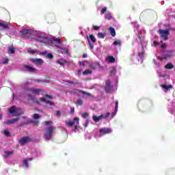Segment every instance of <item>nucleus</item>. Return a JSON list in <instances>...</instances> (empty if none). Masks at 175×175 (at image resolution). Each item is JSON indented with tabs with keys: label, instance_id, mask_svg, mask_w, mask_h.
<instances>
[{
	"label": "nucleus",
	"instance_id": "30",
	"mask_svg": "<svg viewBox=\"0 0 175 175\" xmlns=\"http://www.w3.org/2000/svg\"><path fill=\"white\" fill-rule=\"evenodd\" d=\"M0 27H2L4 29H9V26H8V25H5L2 23H0Z\"/></svg>",
	"mask_w": 175,
	"mask_h": 175
},
{
	"label": "nucleus",
	"instance_id": "21",
	"mask_svg": "<svg viewBox=\"0 0 175 175\" xmlns=\"http://www.w3.org/2000/svg\"><path fill=\"white\" fill-rule=\"evenodd\" d=\"M105 18H106V20H111V18H113V16H111V13L108 12L105 15Z\"/></svg>",
	"mask_w": 175,
	"mask_h": 175
},
{
	"label": "nucleus",
	"instance_id": "9",
	"mask_svg": "<svg viewBox=\"0 0 175 175\" xmlns=\"http://www.w3.org/2000/svg\"><path fill=\"white\" fill-rule=\"evenodd\" d=\"M18 120H20V118H15L10 120L5 121V124H6V125H12V124H14L15 122H17V121H18Z\"/></svg>",
	"mask_w": 175,
	"mask_h": 175
},
{
	"label": "nucleus",
	"instance_id": "23",
	"mask_svg": "<svg viewBox=\"0 0 175 175\" xmlns=\"http://www.w3.org/2000/svg\"><path fill=\"white\" fill-rule=\"evenodd\" d=\"M113 46H121V44H122L121 40H115L113 42Z\"/></svg>",
	"mask_w": 175,
	"mask_h": 175
},
{
	"label": "nucleus",
	"instance_id": "5",
	"mask_svg": "<svg viewBox=\"0 0 175 175\" xmlns=\"http://www.w3.org/2000/svg\"><path fill=\"white\" fill-rule=\"evenodd\" d=\"M27 100H32L36 105L40 106V102L39 100H37L35 98V96H32L31 94H28L27 95Z\"/></svg>",
	"mask_w": 175,
	"mask_h": 175
},
{
	"label": "nucleus",
	"instance_id": "6",
	"mask_svg": "<svg viewBox=\"0 0 175 175\" xmlns=\"http://www.w3.org/2000/svg\"><path fill=\"white\" fill-rule=\"evenodd\" d=\"M76 121L77 122V124H79V118H75L74 120L72 122H66V125H67V126H68V128H70L72 126H73V125H75V124H76Z\"/></svg>",
	"mask_w": 175,
	"mask_h": 175
},
{
	"label": "nucleus",
	"instance_id": "26",
	"mask_svg": "<svg viewBox=\"0 0 175 175\" xmlns=\"http://www.w3.org/2000/svg\"><path fill=\"white\" fill-rule=\"evenodd\" d=\"M105 35H106V33L98 32V38H99L100 39H105Z\"/></svg>",
	"mask_w": 175,
	"mask_h": 175
},
{
	"label": "nucleus",
	"instance_id": "18",
	"mask_svg": "<svg viewBox=\"0 0 175 175\" xmlns=\"http://www.w3.org/2000/svg\"><path fill=\"white\" fill-rule=\"evenodd\" d=\"M81 94H82L83 95H87V96H90L91 98H94V95H92V94L87 92L84 90H81Z\"/></svg>",
	"mask_w": 175,
	"mask_h": 175
},
{
	"label": "nucleus",
	"instance_id": "29",
	"mask_svg": "<svg viewBox=\"0 0 175 175\" xmlns=\"http://www.w3.org/2000/svg\"><path fill=\"white\" fill-rule=\"evenodd\" d=\"M90 39L92 40V42H93V43H95V42H96V38H95V36H94V35L92 34L90 35Z\"/></svg>",
	"mask_w": 175,
	"mask_h": 175
},
{
	"label": "nucleus",
	"instance_id": "54",
	"mask_svg": "<svg viewBox=\"0 0 175 175\" xmlns=\"http://www.w3.org/2000/svg\"><path fill=\"white\" fill-rule=\"evenodd\" d=\"M88 55H87V53H84L83 55H82V57L83 58H87Z\"/></svg>",
	"mask_w": 175,
	"mask_h": 175
},
{
	"label": "nucleus",
	"instance_id": "42",
	"mask_svg": "<svg viewBox=\"0 0 175 175\" xmlns=\"http://www.w3.org/2000/svg\"><path fill=\"white\" fill-rule=\"evenodd\" d=\"M27 52L30 53V54H35V53H36V51L28 49Z\"/></svg>",
	"mask_w": 175,
	"mask_h": 175
},
{
	"label": "nucleus",
	"instance_id": "51",
	"mask_svg": "<svg viewBox=\"0 0 175 175\" xmlns=\"http://www.w3.org/2000/svg\"><path fill=\"white\" fill-rule=\"evenodd\" d=\"M161 49H166V44H163L161 46Z\"/></svg>",
	"mask_w": 175,
	"mask_h": 175
},
{
	"label": "nucleus",
	"instance_id": "60",
	"mask_svg": "<svg viewBox=\"0 0 175 175\" xmlns=\"http://www.w3.org/2000/svg\"><path fill=\"white\" fill-rule=\"evenodd\" d=\"M33 121H34V120H29V123H30V124H33Z\"/></svg>",
	"mask_w": 175,
	"mask_h": 175
},
{
	"label": "nucleus",
	"instance_id": "11",
	"mask_svg": "<svg viewBox=\"0 0 175 175\" xmlns=\"http://www.w3.org/2000/svg\"><path fill=\"white\" fill-rule=\"evenodd\" d=\"M93 120L94 121V122H99L100 120H102V118H103V115H100L99 116H96L95 115H94L92 116Z\"/></svg>",
	"mask_w": 175,
	"mask_h": 175
},
{
	"label": "nucleus",
	"instance_id": "43",
	"mask_svg": "<svg viewBox=\"0 0 175 175\" xmlns=\"http://www.w3.org/2000/svg\"><path fill=\"white\" fill-rule=\"evenodd\" d=\"M46 104L50 105V106H53L54 103H53L51 100H46Z\"/></svg>",
	"mask_w": 175,
	"mask_h": 175
},
{
	"label": "nucleus",
	"instance_id": "37",
	"mask_svg": "<svg viewBox=\"0 0 175 175\" xmlns=\"http://www.w3.org/2000/svg\"><path fill=\"white\" fill-rule=\"evenodd\" d=\"M3 133L4 135H5V136H8V137L10 136V132H9V131L8 130H4Z\"/></svg>",
	"mask_w": 175,
	"mask_h": 175
},
{
	"label": "nucleus",
	"instance_id": "7",
	"mask_svg": "<svg viewBox=\"0 0 175 175\" xmlns=\"http://www.w3.org/2000/svg\"><path fill=\"white\" fill-rule=\"evenodd\" d=\"M24 68L27 72H30L31 73H33L36 71V68L29 65H24Z\"/></svg>",
	"mask_w": 175,
	"mask_h": 175
},
{
	"label": "nucleus",
	"instance_id": "22",
	"mask_svg": "<svg viewBox=\"0 0 175 175\" xmlns=\"http://www.w3.org/2000/svg\"><path fill=\"white\" fill-rule=\"evenodd\" d=\"M138 56L139 58H143L144 57V46L142 45V51L138 53Z\"/></svg>",
	"mask_w": 175,
	"mask_h": 175
},
{
	"label": "nucleus",
	"instance_id": "38",
	"mask_svg": "<svg viewBox=\"0 0 175 175\" xmlns=\"http://www.w3.org/2000/svg\"><path fill=\"white\" fill-rule=\"evenodd\" d=\"M23 165H25L26 167H29V165H28V160L27 159L24 160Z\"/></svg>",
	"mask_w": 175,
	"mask_h": 175
},
{
	"label": "nucleus",
	"instance_id": "15",
	"mask_svg": "<svg viewBox=\"0 0 175 175\" xmlns=\"http://www.w3.org/2000/svg\"><path fill=\"white\" fill-rule=\"evenodd\" d=\"M57 64H59V65H62V66H64L65 64H68V62L64 59H62L57 60Z\"/></svg>",
	"mask_w": 175,
	"mask_h": 175
},
{
	"label": "nucleus",
	"instance_id": "52",
	"mask_svg": "<svg viewBox=\"0 0 175 175\" xmlns=\"http://www.w3.org/2000/svg\"><path fill=\"white\" fill-rule=\"evenodd\" d=\"M153 44H154V46H158V42L153 41Z\"/></svg>",
	"mask_w": 175,
	"mask_h": 175
},
{
	"label": "nucleus",
	"instance_id": "45",
	"mask_svg": "<svg viewBox=\"0 0 175 175\" xmlns=\"http://www.w3.org/2000/svg\"><path fill=\"white\" fill-rule=\"evenodd\" d=\"M116 69H113L111 72H110V75L111 76L113 75H116Z\"/></svg>",
	"mask_w": 175,
	"mask_h": 175
},
{
	"label": "nucleus",
	"instance_id": "63",
	"mask_svg": "<svg viewBox=\"0 0 175 175\" xmlns=\"http://www.w3.org/2000/svg\"><path fill=\"white\" fill-rule=\"evenodd\" d=\"M109 116H110V113H107V117H109Z\"/></svg>",
	"mask_w": 175,
	"mask_h": 175
},
{
	"label": "nucleus",
	"instance_id": "49",
	"mask_svg": "<svg viewBox=\"0 0 175 175\" xmlns=\"http://www.w3.org/2000/svg\"><path fill=\"white\" fill-rule=\"evenodd\" d=\"M99 27L98 26H93V29H95V31H98V29H99Z\"/></svg>",
	"mask_w": 175,
	"mask_h": 175
},
{
	"label": "nucleus",
	"instance_id": "20",
	"mask_svg": "<svg viewBox=\"0 0 175 175\" xmlns=\"http://www.w3.org/2000/svg\"><path fill=\"white\" fill-rule=\"evenodd\" d=\"M165 68V69H173V68H174V65H173L172 63H167Z\"/></svg>",
	"mask_w": 175,
	"mask_h": 175
},
{
	"label": "nucleus",
	"instance_id": "31",
	"mask_svg": "<svg viewBox=\"0 0 175 175\" xmlns=\"http://www.w3.org/2000/svg\"><path fill=\"white\" fill-rule=\"evenodd\" d=\"M88 40V44L90 46V48L91 50H93L94 49V45L91 43V41L90 40V38H88V36L87 37Z\"/></svg>",
	"mask_w": 175,
	"mask_h": 175
},
{
	"label": "nucleus",
	"instance_id": "25",
	"mask_svg": "<svg viewBox=\"0 0 175 175\" xmlns=\"http://www.w3.org/2000/svg\"><path fill=\"white\" fill-rule=\"evenodd\" d=\"M66 83H68V84H72V85H77L79 84V82L77 81H69V80H67L66 81Z\"/></svg>",
	"mask_w": 175,
	"mask_h": 175
},
{
	"label": "nucleus",
	"instance_id": "58",
	"mask_svg": "<svg viewBox=\"0 0 175 175\" xmlns=\"http://www.w3.org/2000/svg\"><path fill=\"white\" fill-rule=\"evenodd\" d=\"M87 126H88V122H86L85 123V128H87Z\"/></svg>",
	"mask_w": 175,
	"mask_h": 175
},
{
	"label": "nucleus",
	"instance_id": "62",
	"mask_svg": "<svg viewBox=\"0 0 175 175\" xmlns=\"http://www.w3.org/2000/svg\"><path fill=\"white\" fill-rule=\"evenodd\" d=\"M153 62L154 64H155V65H157V62L155 61V59H153Z\"/></svg>",
	"mask_w": 175,
	"mask_h": 175
},
{
	"label": "nucleus",
	"instance_id": "1",
	"mask_svg": "<svg viewBox=\"0 0 175 175\" xmlns=\"http://www.w3.org/2000/svg\"><path fill=\"white\" fill-rule=\"evenodd\" d=\"M55 129V127L51 126H49L47 129H45V133L44 134V139L45 140H50L53 137V132Z\"/></svg>",
	"mask_w": 175,
	"mask_h": 175
},
{
	"label": "nucleus",
	"instance_id": "32",
	"mask_svg": "<svg viewBox=\"0 0 175 175\" xmlns=\"http://www.w3.org/2000/svg\"><path fill=\"white\" fill-rule=\"evenodd\" d=\"M91 73H92V71H91L90 70H85L83 72V75H91Z\"/></svg>",
	"mask_w": 175,
	"mask_h": 175
},
{
	"label": "nucleus",
	"instance_id": "33",
	"mask_svg": "<svg viewBox=\"0 0 175 175\" xmlns=\"http://www.w3.org/2000/svg\"><path fill=\"white\" fill-rule=\"evenodd\" d=\"M77 103L79 105V106H83V103H84V101L81 98H79L77 100Z\"/></svg>",
	"mask_w": 175,
	"mask_h": 175
},
{
	"label": "nucleus",
	"instance_id": "64",
	"mask_svg": "<svg viewBox=\"0 0 175 175\" xmlns=\"http://www.w3.org/2000/svg\"><path fill=\"white\" fill-rule=\"evenodd\" d=\"M66 54H68V49H65Z\"/></svg>",
	"mask_w": 175,
	"mask_h": 175
},
{
	"label": "nucleus",
	"instance_id": "56",
	"mask_svg": "<svg viewBox=\"0 0 175 175\" xmlns=\"http://www.w3.org/2000/svg\"><path fill=\"white\" fill-rule=\"evenodd\" d=\"M61 114V112L59 111H57L56 116H59Z\"/></svg>",
	"mask_w": 175,
	"mask_h": 175
},
{
	"label": "nucleus",
	"instance_id": "35",
	"mask_svg": "<svg viewBox=\"0 0 175 175\" xmlns=\"http://www.w3.org/2000/svg\"><path fill=\"white\" fill-rule=\"evenodd\" d=\"M118 111V101H116V106H115V114H117Z\"/></svg>",
	"mask_w": 175,
	"mask_h": 175
},
{
	"label": "nucleus",
	"instance_id": "55",
	"mask_svg": "<svg viewBox=\"0 0 175 175\" xmlns=\"http://www.w3.org/2000/svg\"><path fill=\"white\" fill-rule=\"evenodd\" d=\"M55 42H57V43H61V40L57 38V39L55 40Z\"/></svg>",
	"mask_w": 175,
	"mask_h": 175
},
{
	"label": "nucleus",
	"instance_id": "19",
	"mask_svg": "<svg viewBox=\"0 0 175 175\" xmlns=\"http://www.w3.org/2000/svg\"><path fill=\"white\" fill-rule=\"evenodd\" d=\"M14 53H16V50L14 49V48L13 46H10L8 48V53L14 54Z\"/></svg>",
	"mask_w": 175,
	"mask_h": 175
},
{
	"label": "nucleus",
	"instance_id": "13",
	"mask_svg": "<svg viewBox=\"0 0 175 175\" xmlns=\"http://www.w3.org/2000/svg\"><path fill=\"white\" fill-rule=\"evenodd\" d=\"M31 62H33V64H36V65H38V64H43V59H31Z\"/></svg>",
	"mask_w": 175,
	"mask_h": 175
},
{
	"label": "nucleus",
	"instance_id": "8",
	"mask_svg": "<svg viewBox=\"0 0 175 175\" xmlns=\"http://www.w3.org/2000/svg\"><path fill=\"white\" fill-rule=\"evenodd\" d=\"M111 132H112L111 129H109V128H105V129H100V133H103V135L111 133Z\"/></svg>",
	"mask_w": 175,
	"mask_h": 175
},
{
	"label": "nucleus",
	"instance_id": "57",
	"mask_svg": "<svg viewBox=\"0 0 175 175\" xmlns=\"http://www.w3.org/2000/svg\"><path fill=\"white\" fill-rule=\"evenodd\" d=\"M44 122H45V124H46V125H50V122H49V121H45Z\"/></svg>",
	"mask_w": 175,
	"mask_h": 175
},
{
	"label": "nucleus",
	"instance_id": "59",
	"mask_svg": "<svg viewBox=\"0 0 175 175\" xmlns=\"http://www.w3.org/2000/svg\"><path fill=\"white\" fill-rule=\"evenodd\" d=\"M71 112L75 113V108H71Z\"/></svg>",
	"mask_w": 175,
	"mask_h": 175
},
{
	"label": "nucleus",
	"instance_id": "4",
	"mask_svg": "<svg viewBox=\"0 0 175 175\" xmlns=\"http://www.w3.org/2000/svg\"><path fill=\"white\" fill-rule=\"evenodd\" d=\"M113 86H111V82L110 81H107L105 82V91L107 94H110Z\"/></svg>",
	"mask_w": 175,
	"mask_h": 175
},
{
	"label": "nucleus",
	"instance_id": "17",
	"mask_svg": "<svg viewBox=\"0 0 175 175\" xmlns=\"http://www.w3.org/2000/svg\"><path fill=\"white\" fill-rule=\"evenodd\" d=\"M9 113H10V114H14V113H16V106H12L11 107L9 110H8Z\"/></svg>",
	"mask_w": 175,
	"mask_h": 175
},
{
	"label": "nucleus",
	"instance_id": "48",
	"mask_svg": "<svg viewBox=\"0 0 175 175\" xmlns=\"http://www.w3.org/2000/svg\"><path fill=\"white\" fill-rule=\"evenodd\" d=\"M79 64L80 66H83V68L85 66V64L84 63V62H79Z\"/></svg>",
	"mask_w": 175,
	"mask_h": 175
},
{
	"label": "nucleus",
	"instance_id": "44",
	"mask_svg": "<svg viewBox=\"0 0 175 175\" xmlns=\"http://www.w3.org/2000/svg\"><path fill=\"white\" fill-rule=\"evenodd\" d=\"M47 57L49 59H53V55L51 53H48Z\"/></svg>",
	"mask_w": 175,
	"mask_h": 175
},
{
	"label": "nucleus",
	"instance_id": "39",
	"mask_svg": "<svg viewBox=\"0 0 175 175\" xmlns=\"http://www.w3.org/2000/svg\"><path fill=\"white\" fill-rule=\"evenodd\" d=\"M9 63V59H4L3 61V65H8V64Z\"/></svg>",
	"mask_w": 175,
	"mask_h": 175
},
{
	"label": "nucleus",
	"instance_id": "47",
	"mask_svg": "<svg viewBox=\"0 0 175 175\" xmlns=\"http://www.w3.org/2000/svg\"><path fill=\"white\" fill-rule=\"evenodd\" d=\"M33 125H39V120H33Z\"/></svg>",
	"mask_w": 175,
	"mask_h": 175
},
{
	"label": "nucleus",
	"instance_id": "10",
	"mask_svg": "<svg viewBox=\"0 0 175 175\" xmlns=\"http://www.w3.org/2000/svg\"><path fill=\"white\" fill-rule=\"evenodd\" d=\"M90 68L93 70L98 69V68H100V64L98 62H94L90 65Z\"/></svg>",
	"mask_w": 175,
	"mask_h": 175
},
{
	"label": "nucleus",
	"instance_id": "27",
	"mask_svg": "<svg viewBox=\"0 0 175 175\" xmlns=\"http://www.w3.org/2000/svg\"><path fill=\"white\" fill-rule=\"evenodd\" d=\"M13 154H14V152H13V151H7V152H5V158H8V157H9Z\"/></svg>",
	"mask_w": 175,
	"mask_h": 175
},
{
	"label": "nucleus",
	"instance_id": "61",
	"mask_svg": "<svg viewBox=\"0 0 175 175\" xmlns=\"http://www.w3.org/2000/svg\"><path fill=\"white\" fill-rule=\"evenodd\" d=\"M27 161H32V158H29V159H27Z\"/></svg>",
	"mask_w": 175,
	"mask_h": 175
},
{
	"label": "nucleus",
	"instance_id": "40",
	"mask_svg": "<svg viewBox=\"0 0 175 175\" xmlns=\"http://www.w3.org/2000/svg\"><path fill=\"white\" fill-rule=\"evenodd\" d=\"M40 102H44V103H47V100L43 97L40 98Z\"/></svg>",
	"mask_w": 175,
	"mask_h": 175
},
{
	"label": "nucleus",
	"instance_id": "41",
	"mask_svg": "<svg viewBox=\"0 0 175 175\" xmlns=\"http://www.w3.org/2000/svg\"><path fill=\"white\" fill-rule=\"evenodd\" d=\"M82 117L83 118H87V117H88V113L85 112L82 114Z\"/></svg>",
	"mask_w": 175,
	"mask_h": 175
},
{
	"label": "nucleus",
	"instance_id": "2",
	"mask_svg": "<svg viewBox=\"0 0 175 175\" xmlns=\"http://www.w3.org/2000/svg\"><path fill=\"white\" fill-rule=\"evenodd\" d=\"M158 32L159 35H161V38L164 40H167V39H169V35H170L169 29H159Z\"/></svg>",
	"mask_w": 175,
	"mask_h": 175
},
{
	"label": "nucleus",
	"instance_id": "16",
	"mask_svg": "<svg viewBox=\"0 0 175 175\" xmlns=\"http://www.w3.org/2000/svg\"><path fill=\"white\" fill-rule=\"evenodd\" d=\"M109 31L113 38L116 36V29L113 27H109Z\"/></svg>",
	"mask_w": 175,
	"mask_h": 175
},
{
	"label": "nucleus",
	"instance_id": "14",
	"mask_svg": "<svg viewBox=\"0 0 175 175\" xmlns=\"http://www.w3.org/2000/svg\"><path fill=\"white\" fill-rule=\"evenodd\" d=\"M21 32L23 36H29L31 35L29 30L27 29L22 30Z\"/></svg>",
	"mask_w": 175,
	"mask_h": 175
},
{
	"label": "nucleus",
	"instance_id": "24",
	"mask_svg": "<svg viewBox=\"0 0 175 175\" xmlns=\"http://www.w3.org/2000/svg\"><path fill=\"white\" fill-rule=\"evenodd\" d=\"M109 62H111V64H114L116 62V58L113 56L108 57Z\"/></svg>",
	"mask_w": 175,
	"mask_h": 175
},
{
	"label": "nucleus",
	"instance_id": "3",
	"mask_svg": "<svg viewBox=\"0 0 175 175\" xmlns=\"http://www.w3.org/2000/svg\"><path fill=\"white\" fill-rule=\"evenodd\" d=\"M32 139H31V138L28 136L26 137H23L21 139V140L19 141V143L21 144V146H25V144H27V143H29V142H31Z\"/></svg>",
	"mask_w": 175,
	"mask_h": 175
},
{
	"label": "nucleus",
	"instance_id": "46",
	"mask_svg": "<svg viewBox=\"0 0 175 175\" xmlns=\"http://www.w3.org/2000/svg\"><path fill=\"white\" fill-rule=\"evenodd\" d=\"M38 92H40V90L36 89L33 90V94H38Z\"/></svg>",
	"mask_w": 175,
	"mask_h": 175
},
{
	"label": "nucleus",
	"instance_id": "34",
	"mask_svg": "<svg viewBox=\"0 0 175 175\" xmlns=\"http://www.w3.org/2000/svg\"><path fill=\"white\" fill-rule=\"evenodd\" d=\"M140 35H142V33H140V34H138V38H139V40H140V44H142V46H143V43H144V39H143L141 36H140Z\"/></svg>",
	"mask_w": 175,
	"mask_h": 175
},
{
	"label": "nucleus",
	"instance_id": "36",
	"mask_svg": "<svg viewBox=\"0 0 175 175\" xmlns=\"http://www.w3.org/2000/svg\"><path fill=\"white\" fill-rule=\"evenodd\" d=\"M107 10V8L104 7L100 12V14H105V13H106V11Z\"/></svg>",
	"mask_w": 175,
	"mask_h": 175
},
{
	"label": "nucleus",
	"instance_id": "50",
	"mask_svg": "<svg viewBox=\"0 0 175 175\" xmlns=\"http://www.w3.org/2000/svg\"><path fill=\"white\" fill-rule=\"evenodd\" d=\"M45 96H46V98H49V99H53V96H50L49 94H46Z\"/></svg>",
	"mask_w": 175,
	"mask_h": 175
},
{
	"label": "nucleus",
	"instance_id": "12",
	"mask_svg": "<svg viewBox=\"0 0 175 175\" xmlns=\"http://www.w3.org/2000/svg\"><path fill=\"white\" fill-rule=\"evenodd\" d=\"M161 87L164 88V90H166V91H170V90L173 89V85H167L166 84H162Z\"/></svg>",
	"mask_w": 175,
	"mask_h": 175
},
{
	"label": "nucleus",
	"instance_id": "53",
	"mask_svg": "<svg viewBox=\"0 0 175 175\" xmlns=\"http://www.w3.org/2000/svg\"><path fill=\"white\" fill-rule=\"evenodd\" d=\"M36 42H43V40H42V38H38V39H37L36 40Z\"/></svg>",
	"mask_w": 175,
	"mask_h": 175
},
{
	"label": "nucleus",
	"instance_id": "28",
	"mask_svg": "<svg viewBox=\"0 0 175 175\" xmlns=\"http://www.w3.org/2000/svg\"><path fill=\"white\" fill-rule=\"evenodd\" d=\"M33 118L34 120H39V118H40V115L39 113H34L33 115Z\"/></svg>",
	"mask_w": 175,
	"mask_h": 175
}]
</instances>
